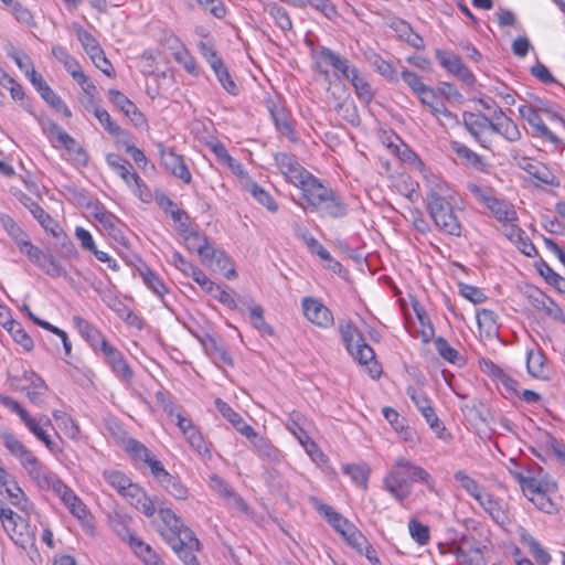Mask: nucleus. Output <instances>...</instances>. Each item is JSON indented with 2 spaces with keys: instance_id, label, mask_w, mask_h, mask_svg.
<instances>
[{
  "instance_id": "2f4dec72",
  "label": "nucleus",
  "mask_w": 565,
  "mask_h": 565,
  "mask_svg": "<svg viewBox=\"0 0 565 565\" xmlns=\"http://www.w3.org/2000/svg\"><path fill=\"white\" fill-rule=\"evenodd\" d=\"M492 132L500 135L509 142H518L522 137L518 125L504 111H499V117L493 120Z\"/></svg>"
},
{
  "instance_id": "ea45409f",
  "label": "nucleus",
  "mask_w": 565,
  "mask_h": 565,
  "mask_svg": "<svg viewBox=\"0 0 565 565\" xmlns=\"http://www.w3.org/2000/svg\"><path fill=\"white\" fill-rule=\"evenodd\" d=\"M132 491L134 493L127 500L129 504L147 518L153 516L157 512L154 500H152L140 487L132 489Z\"/></svg>"
},
{
  "instance_id": "37998d69",
  "label": "nucleus",
  "mask_w": 565,
  "mask_h": 565,
  "mask_svg": "<svg viewBox=\"0 0 565 565\" xmlns=\"http://www.w3.org/2000/svg\"><path fill=\"white\" fill-rule=\"evenodd\" d=\"M210 266H213L216 270L221 271L227 279L236 277V270L231 258L222 250L213 248V255L209 257L207 262H203Z\"/></svg>"
},
{
  "instance_id": "dca6fc26",
  "label": "nucleus",
  "mask_w": 565,
  "mask_h": 565,
  "mask_svg": "<svg viewBox=\"0 0 565 565\" xmlns=\"http://www.w3.org/2000/svg\"><path fill=\"white\" fill-rule=\"evenodd\" d=\"M158 150L161 166L184 183H191L192 174L185 164L183 157L175 153L173 149L164 147L162 143L158 145Z\"/></svg>"
},
{
  "instance_id": "4d7b16f0",
  "label": "nucleus",
  "mask_w": 565,
  "mask_h": 565,
  "mask_svg": "<svg viewBox=\"0 0 565 565\" xmlns=\"http://www.w3.org/2000/svg\"><path fill=\"white\" fill-rule=\"evenodd\" d=\"M89 102L92 103V111H93L94 116L97 118V120L100 122V125L105 128V130L113 136L120 135L121 128L116 122L113 121L109 113L106 109H104L97 105H94V99L92 100L89 98Z\"/></svg>"
},
{
  "instance_id": "774afa93",
  "label": "nucleus",
  "mask_w": 565,
  "mask_h": 565,
  "mask_svg": "<svg viewBox=\"0 0 565 565\" xmlns=\"http://www.w3.org/2000/svg\"><path fill=\"white\" fill-rule=\"evenodd\" d=\"M408 530L412 539L420 545H425L428 543L429 536V527L416 519H412L408 523Z\"/></svg>"
},
{
  "instance_id": "a18cd8bd",
  "label": "nucleus",
  "mask_w": 565,
  "mask_h": 565,
  "mask_svg": "<svg viewBox=\"0 0 565 565\" xmlns=\"http://www.w3.org/2000/svg\"><path fill=\"white\" fill-rule=\"evenodd\" d=\"M521 542L529 548L539 565H548L551 555L543 548L540 542L530 533L523 531L520 534Z\"/></svg>"
},
{
  "instance_id": "2eb2a0df",
  "label": "nucleus",
  "mask_w": 565,
  "mask_h": 565,
  "mask_svg": "<svg viewBox=\"0 0 565 565\" xmlns=\"http://www.w3.org/2000/svg\"><path fill=\"white\" fill-rule=\"evenodd\" d=\"M477 502L497 525L505 527L511 523L509 507L503 499L487 491Z\"/></svg>"
},
{
  "instance_id": "1a4fd4ad",
  "label": "nucleus",
  "mask_w": 565,
  "mask_h": 565,
  "mask_svg": "<svg viewBox=\"0 0 565 565\" xmlns=\"http://www.w3.org/2000/svg\"><path fill=\"white\" fill-rule=\"evenodd\" d=\"M10 385L20 392H25L29 401L36 406L42 404L43 396L49 387L44 380L32 370L24 371L21 375L9 376Z\"/></svg>"
},
{
  "instance_id": "473e14b6",
  "label": "nucleus",
  "mask_w": 565,
  "mask_h": 565,
  "mask_svg": "<svg viewBox=\"0 0 565 565\" xmlns=\"http://www.w3.org/2000/svg\"><path fill=\"white\" fill-rule=\"evenodd\" d=\"M184 244L189 250L198 253L202 262H207L213 255V247L207 237L196 231H190L184 235Z\"/></svg>"
},
{
  "instance_id": "412c9836",
  "label": "nucleus",
  "mask_w": 565,
  "mask_h": 565,
  "mask_svg": "<svg viewBox=\"0 0 565 565\" xmlns=\"http://www.w3.org/2000/svg\"><path fill=\"white\" fill-rule=\"evenodd\" d=\"M183 536L172 539L169 545L185 565H200L194 552L199 550L200 542L192 531H184Z\"/></svg>"
},
{
  "instance_id": "13d9d810",
  "label": "nucleus",
  "mask_w": 565,
  "mask_h": 565,
  "mask_svg": "<svg viewBox=\"0 0 565 565\" xmlns=\"http://www.w3.org/2000/svg\"><path fill=\"white\" fill-rule=\"evenodd\" d=\"M540 275L546 280L547 284L553 286L559 294L565 295V278L558 275L545 262L537 266Z\"/></svg>"
},
{
  "instance_id": "5fc2aeb1",
  "label": "nucleus",
  "mask_w": 565,
  "mask_h": 565,
  "mask_svg": "<svg viewBox=\"0 0 565 565\" xmlns=\"http://www.w3.org/2000/svg\"><path fill=\"white\" fill-rule=\"evenodd\" d=\"M215 76L217 77L220 84L222 87L231 95L237 96L239 93V88L237 84L232 78L226 65L223 61L217 63L215 66L212 67Z\"/></svg>"
},
{
  "instance_id": "a19ab883",
  "label": "nucleus",
  "mask_w": 565,
  "mask_h": 565,
  "mask_svg": "<svg viewBox=\"0 0 565 565\" xmlns=\"http://www.w3.org/2000/svg\"><path fill=\"white\" fill-rule=\"evenodd\" d=\"M244 189L250 193V195L262 205H264L269 212L275 213L278 211V204L274 198L255 181L248 179L244 184Z\"/></svg>"
},
{
  "instance_id": "39448f33",
  "label": "nucleus",
  "mask_w": 565,
  "mask_h": 565,
  "mask_svg": "<svg viewBox=\"0 0 565 565\" xmlns=\"http://www.w3.org/2000/svg\"><path fill=\"white\" fill-rule=\"evenodd\" d=\"M316 510L323 515L327 522L341 535L343 539L358 551H362V544L365 543V537L356 527L342 514L337 512L331 505L315 500Z\"/></svg>"
},
{
  "instance_id": "20e7f679",
  "label": "nucleus",
  "mask_w": 565,
  "mask_h": 565,
  "mask_svg": "<svg viewBox=\"0 0 565 565\" xmlns=\"http://www.w3.org/2000/svg\"><path fill=\"white\" fill-rule=\"evenodd\" d=\"M339 332L345 349L362 365H367L369 373L372 379L381 375V367L374 361L375 353L373 349L365 342L363 335L351 321H340Z\"/></svg>"
},
{
  "instance_id": "052dcab7",
  "label": "nucleus",
  "mask_w": 565,
  "mask_h": 565,
  "mask_svg": "<svg viewBox=\"0 0 565 565\" xmlns=\"http://www.w3.org/2000/svg\"><path fill=\"white\" fill-rule=\"evenodd\" d=\"M34 265L52 278L62 276L63 268L51 254L42 252V257H39V263H34Z\"/></svg>"
},
{
  "instance_id": "bf43d9fd",
  "label": "nucleus",
  "mask_w": 565,
  "mask_h": 565,
  "mask_svg": "<svg viewBox=\"0 0 565 565\" xmlns=\"http://www.w3.org/2000/svg\"><path fill=\"white\" fill-rule=\"evenodd\" d=\"M157 202L164 213L170 214L174 222L180 223L181 226L184 225L183 220H188L186 212L178 209L177 204L169 196L162 194L157 198Z\"/></svg>"
},
{
  "instance_id": "7c9ffc66",
  "label": "nucleus",
  "mask_w": 565,
  "mask_h": 565,
  "mask_svg": "<svg viewBox=\"0 0 565 565\" xmlns=\"http://www.w3.org/2000/svg\"><path fill=\"white\" fill-rule=\"evenodd\" d=\"M450 150L460 159L462 164L469 166L481 172L486 171L487 163L484 159L465 143L452 140L450 141Z\"/></svg>"
},
{
  "instance_id": "de8ad7c7",
  "label": "nucleus",
  "mask_w": 565,
  "mask_h": 565,
  "mask_svg": "<svg viewBox=\"0 0 565 565\" xmlns=\"http://www.w3.org/2000/svg\"><path fill=\"white\" fill-rule=\"evenodd\" d=\"M143 284L159 298L168 292V287L164 285L160 276L149 267L145 266L138 269Z\"/></svg>"
},
{
  "instance_id": "4468645a",
  "label": "nucleus",
  "mask_w": 565,
  "mask_h": 565,
  "mask_svg": "<svg viewBox=\"0 0 565 565\" xmlns=\"http://www.w3.org/2000/svg\"><path fill=\"white\" fill-rule=\"evenodd\" d=\"M303 315L315 326L329 329L334 324L332 311L318 298L305 297L301 301Z\"/></svg>"
},
{
  "instance_id": "8fccbe9b",
  "label": "nucleus",
  "mask_w": 565,
  "mask_h": 565,
  "mask_svg": "<svg viewBox=\"0 0 565 565\" xmlns=\"http://www.w3.org/2000/svg\"><path fill=\"white\" fill-rule=\"evenodd\" d=\"M248 440L252 443L255 452L260 458L267 459L269 461L278 460L279 451L275 446L270 444L267 438L262 437L255 433V437H250Z\"/></svg>"
},
{
  "instance_id": "7ed1b4c3",
  "label": "nucleus",
  "mask_w": 565,
  "mask_h": 565,
  "mask_svg": "<svg viewBox=\"0 0 565 565\" xmlns=\"http://www.w3.org/2000/svg\"><path fill=\"white\" fill-rule=\"evenodd\" d=\"M422 482L434 490L435 481L422 467L406 458L394 461L383 479L384 489L398 502H404L412 493L413 483Z\"/></svg>"
},
{
  "instance_id": "c85d7f7f",
  "label": "nucleus",
  "mask_w": 565,
  "mask_h": 565,
  "mask_svg": "<svg viewBox=\"0 0 565 565\" xmlns=\"http://www.w3.org/2000/svg\"><path fill=\"white\" fill-rule=\"evenodd\" d=\"M532 306L539 311L544 312L548 318L565 323V315L561 307L545 294L535 290L530 296Z\"/></svg>"
},
{
  "instance_id": "f3484780",
  "label": "nucleus",
  "mask_w": 565,
  "mask_h": 565,
  "mask_svg": "<svg viewBox=\"0 0 565 565\" xmlns=\"http://www.w3.org/2000/svg\"><path fill=\"white\" fill-rule=\"evenodd\" d=\"M21 422L25 428L51 451H58L57 444L47 434V428H53L51 419L46 415L32 416L28 413Z\"/></svg>"
},
{
  "instance_id": "cd10ccee",
  "label": "nucleus",
  "mask_w": 565,
  "mask_h": 565,
  "mask_svg": "<svg viewBox=\"0 0 565 565\" xmlns=\"http://www.w3.org/2000/svg\"><path fill=\"white\" fill-rule=\"evenodd\" d=\"M158 513L162 523L167 527L166 532H162L161 534L168 544L177 536L181 539L184 531H192L183 524L182 520L171 509L160 507Z\"/></svg>"
},
{
  "instance_id": "6e6d98bb",
  "label": "nucleus",
  "mask_w": 565,
  "mask_h": 565,
  "mask_svg": "<svg viewBox=\"0 0 565 565\" xmlns=\"http://www.w3.org/2000/svg\"><path fill=\"white\" fill-rule=\"evenodd\" d=\"M130 518L127 515L115 513L110 518V526L118 534V536L126 543L130 542V537L136 535L129 527Z\"/></svg>"
},
{
  "instance_id": "423d86ee",
  "label": "nucleus",
  "mask_w": 565,
  "mask_h": 565,
  "mask_svg": "<svg viewBox=\"0 0 565 565\" xmlns=\"http://www.w3.org/2000/svg\"><path fill=\"white\" fill-rule=\"evenodd\" d=\"M41 489L53 491L74 518H76L82 524L88 523L90 518L88 508L83 500L58 478L56 473L49 479Z\"/></svg>"
},
{
  "instance_id": "9d476101",
  "label": "nucleus",
  "mask_w": 565,
  "mask_h": 565,
  "mask_svg": "<svg viewBox=\"0 0 565 565\" xmlns=\"http://www.w3.org/2000/svg\"><path fill=\"white\" fill-rule=\"evenodd\" d=\"M92 214L99 223L105 235L121 246H128V238L125 234L126 225L119 217L106 210V207L100 203L95 204Z\"/></svg>"
},
{
  "instance_id": "f8f14e48",
  "label": "nucleus",
  "mask_w": 565,
  "mask_h": 565,
  "mask_svg": "<svg viewBox=\"0 0 565 565\" xmlns=\"http://www.w3.org/2000/svg\"><path fill=\"white\" fill-rule=\"evenodd\" d=\"M274 159L286 181L297 188H299L311 174L291 153L278 152L275 154Z\"/></svg>"
},
{
  "instance_id": "680f3d73",
  "label": "nucleus",
  "mask_w": 565,
  "mask_h": 565,
  "mask_svg": "<svg viewBox=\"0 0 565 565\" xmlns=\"http://www.w3.org/2000/svg\"><path fill=\"white\" fill-rule=\"evenodd\" d=\"M343 473L348 475L352 481L365 488L370 475V470L366 465H345L342 467Z\"/></svg>"
},
{
  "instance_id": "3c124183",
  "label": "nucleus",
  "mask_w": 565,
  "mask_h": 565,
  "mask_svg": "<svg viewBox=\"0 0 565 565\" xmlns=\"http://www.w3.org/2000/svg\"><path fill=\"white\" fill-rule=\"evenodd\" d=\"M109 98L114 105H116L127 117L131 120H136V117L141 118V114L138 110L137 106L128 99L121 92L116 89H110Z\"/></svg>"
},
{
  "instance_id": "c756f323",
  "label": "nucleus",
  "mask_w": 565,
  "mask_h": 565,
  "mask_svg": "<svg viewBox=\"0 0 565 565\" xmlns=\"http://www.w3.org/2000/svg\"><path fill=\"white\" fill-rule=\"evenodd\" d=\"M104 480L115 490L118 491L126 500L134 493L132 489L139 486L134 483L122 471L116 469H107L103 471Z\"/></svg>"
},
{
  "instance_id": "4be33fe9",
  "label": "nucleus",
  "mask_w": 565,
  "mask_h": 565,
  "mask_svg": "<svg viewBox=\"0 0 565 565\" xmlns=\"http://www.w3.org/2000/svg\"><path fill=\"white\" fill-rule=\"evenodd\" d=\"M29 477L42 488L55 473L42 463L31 449L18 458Z\"/></svg>"
},
{
  "instance_id": "a211bd4d",
  "label": "nucleus",
  "mask_w": 565,
  "mask_h": 565,
  "mask_svg": "<svg viewBox=\"0 0 565 565\" xmlns=\"http://www.w3.org/2000/svg\"><path fill=\"white\" fill-rule=\"evenodd\" d=\"M463 126L469 134L483 147L489 148L486 134L492 132L493 120L481 113L465 111L462 115Z\"/></svg>"
},
{
  "instance_id": "ddd939ff",
  "label": "nucleus",
  "mask_w": 565,
  "mask_h": 565,
  "mask_svg": "<svg viewBox=\"0 0 565 565\" xmlns=\"http://www.w3.org/2000/svg\"><path fill=\"white\" fill-rule=\"evenodd\" d=\"M435 56L438 60L441 67H444L448 73L458 77L467 86H469V87L475 86L476 76L466 66V64L462 62V60L459 55H457L450 51L437 49L435 51Z\"/></svg>"
},
{
  "instance_id": "e433bc0d",
  "label": "nucleus",
  "mask_w": 565,
  "mask_h": 565,
  "mask_svg": "<svg viewBox=\"0 0 565 565\" xmlns=\"http://www.w3.org/2000/svg\"><path fill=\"white\" fill-rule=\"evenodd\" d=\"M63 66L71 74V76L78 83V85L82 87L83 92L87 95V97L93 100L96 87L89 81V78L82 72L78 62L74 57H70L67 61L63 63Z\"/></svg>"
},
{
  "instance_id": "393cba45",
  "label": "nucleus",
  "mask_w": 565,
  "mask_h": 565,
  "mask_svg": "<svg viewBox=\"0 0 565 565\" xmlns=\"http://www.w3.org/2000/svg\"><path fill=\"white\" fill-rule=\"evenodd\" d=\"M452 553L461 565H487L482 548L473 545L467 536L461 537Z\"/></svg>"
},
{
  "instance_id": "b1692460",
  "label": "nucleus",
  "mask_w": 565,
  "mask_h": 565,
  "mask_svg": "<svg viewBox=\"0 0 565 565\" xmlns=\"http://www.w3.org/2000/svg\"><path fill=\"white\" fill-rule=\"evenodd\" d=\"M18 200L30 211L32 216L39 222V224L53 236H57L58 224L56 221L46 213L39 203L23 192H19Z\"/></svg>"
},
{
  "instance_id": "69168bd1",
  "label": "nucleus",
  "mask_w": 565,
  "mask_h": 565,
  "mask_svg": "<svg viewBox=\"0 0 565 565\" xmlns=\"http://www.w3.org/2000/svg\"><path fill=\"white\" fill-rule=\"evenodd\" d=\"M207 294H210L214 299H216L220 303L225 306L231 310H239L243 312V308L238 307L234 297L226 290H224L220 285L214 284L213 288H211Z\"/></svg>"
},
{
  "instance_id": "338daca9",
  "label": "nucleus",
  "mask_w": 565,
  "mask_h": 565,
  "mask_svg": "<svg viewBox=\"0 0 565 565\" xmlns=\"http://www.w3.org/2000/svg\"><path fill=\"white\" fill-rule=\"evenodd\" d=\"M0 438L2 439V443L8 451L17 459L29 450V448L11 433H4L0 436Z\"/></svg>"
},
{
  "instance_id": "aec40b11",
  "label": "nucleus",
  "mask_w": 565,
  "mask_h": 565,
  "mask_svg": "<svg viewBox=\"0 0 565 565\" xmlns=\"http://www.w3.org/2000/svg\"><path fill=\"white\" fill-rule=\"evenodd\" d=\"M313 57L316 58L319 71L323 74L329 73L328 66H332L335 71L340 72L342 76H348V73L352 68L345 57L327 46H319L313 52Z\"/></svg>"
},
{
  "instance_id": "603ef678",
  "label": "nucleus",
  "mask_w": 565,
  "mask_h": 565,
  "mask_svg": "<svg viewBox=\"0 0 565 565\" xmlns=\"http://www.w3.org/2000/svg\"><path fill=\"white\" fill-rule=\"evenodd\" d=\"M526 171L530 175L539 180L540 182L552 185V186H558L559 181L557 177L544 164L540 162L529 163L526 167Z\"/></svg>"
},
{
  "instance_id": "09e8293b",
  "label": "nucleus",
  "mask_w": 565,
  "mask_h": 565,
  "mask_svg": "<svg viewBox=\"0 0 565 565\" xmlns=\"http://www.w3.org/2000/svg\"><path fill=\"white\" fill-rule=\"evenodd\" d=\"M455 480L460 487L476 501H478L488 490L477 480L468 476L465 471H457L454 475Z\"/></svg>"
},
{
  "instance_id": "c03bdc74",
  "label": "nucleus",
  "mask_w": 565,
  "mask_h": 565,
  "mask_svg": "<svg viewBox=\"0 0 565 565\" xmlns=\"http://www.w3.org/2000/svg\"><path fill=\"white\" fill-rule=\"evenodd\" d=\"M159 486L175 500L184 501L189 498V489L181 481L179 476L169 473Z\"/></svg>"
},
{
  "instance_id": "72a5a7b5",
  "label": "nucleus",
  "mask_w": 565,
  "mask_h": 565,
  "mask_svg": "<svg viewBox=\"0 0 565 565\" xmlns=\"http://www.w3.org/2000/svg\"><path fill=\"white\" fill-rule=\"evenodd\" d=\"M3 328L11 334L15 343L21 345L25 351H31L34 347L32 338L24 330L22 324L11 318L9 313L4 320L1 321Z\"/></svg>"
},
{
  "instance_id": "58836bf2",
  "label": "nucleus",
  "mask_w": 565,
  "mask_h": 565,
  "mask_svg": "<svg viewBox=\"0 0 565 565\" xmlns=\"http://www.w3.org/2000/svg\"><path fill=\"white\" fill-rule=\"evenodd\" d=\"M206 354L213 360L215 364H224L232 366L233 359L226 348L220 343L215 338L207 337L203 343Z\"/></svg>"
},
{
  "instance_id": "9b49d317",
  "label": "nucleus",
  "mask_w": 565,
  "mask_h": 565,
  "mask_svg": "<svg viewBox=\"0 0 565 565\" xmlns=\"http://www.w3.org/2000/svg\"><path fill=\"white\" fill-rule=\"evenodd\" d=\"M407 395L415 404L416 408L422 414V416L426 419L429 427L435 431L437 437L439 439L445 440L446 427L436 415L435 409L431 406V401L427 396V394L419 388L411 386L407 388Z\"/></svg>"
},
{
  "instance_id": "0eeeda50",
  "label": "nucleus",
  "mask_w": 565,
  "mask_h": 565,
  "mask_svg": "<svg viewBox=\"0 0 565 565\" xmlns=\"http://www.w3.org/2000/svg\"><path fill=\"white\" fill-rule=\"evenodd\" d=\"M301 206L303 210L318 212L321 216L331 218H340L348 213L347 204L341 196L328 186H324L307 205L301 204Z\"/></svg>"
},
{
  "instance_id": "49530a36",
  "label": "nucleus",
  "mask_w": 565,
  "mask_h": 565,
  "mask_svg": "<svg viewBox=\"0 0 565 565\" xmlns=\"http://www.w3.org/2000/svg\"><path fill=\"white\" fill-rule=\"evenodd\" d=\"M122 449L130 456L134 461L146 463L153 456L146 445L135 438H126L122 440Z\"/></svg>"
},
{
  "instance_id": "f257e3e1",
  "label": "nucleus",
  "mask_w": 565,
  "mask_h": 565,
  "mask_svg": "<svg viewBox=\"0 0 565 565\" xmlns=\"http://www.w3.org/2000/svg\"><path fill=\"white\" fill-rule=\"evenodd\" d=\"M394 150L405 161L412 158L416 160L424 184L426 210L435 226L444 234L459 237L462 225L454 209L457 203L456 190L440 174L426 168L424 162L417 159L416 154L405 145H403L402 152L397 146H394Z\"/></svg>"
},
{
  "instance_id": "a878e982",
  "label": "nucleus",
  "mask_w": 565,
  "mask_h": 565,
  "mask_svg": "<svg viewBox=\"0 0 565 565\" xmlns=\"http://www.w3.org/2000/svg\"><path fill=\"white\" fill-rule=\"evenodd\" d=\"M267 108L276 128L290 140H296V132L285 106L279 99H269Z\"/></svg>"
},
{
  "instance_id": "864d4df0",
  "label": "nucleus",
  "mask_w": 565,
  "mask_h": 565,
  "mask_svg": "<svg viewBox=\"0 0 565 565\" xmlns=\"http://www.w3.org/2000/svg\"><path fill=\"white\" fill-rule=\"evenodd\" d=\"M540 446L545 450H551L558 461L565 465V444L548 431L541 435Z\"/></svg>"
},
{
  "instance_id": "6ab92c4d",
  "label": "nucleus",
  "mask_w": 565,
  "mask_h": 565,
  "mask_svg": "<svg viewBox=\"0 0 565 565\" xmlns=\"http://www.w3.org/2000/svg\"><path fill=\"white\" fill-rule=\"evenodd\" d=\"M98 352L103 353L105 362L109 365L113 373L121 382H131L134 372L119 350H117L110 343H104V348H102Z\"/></svg>"
},
{
  "instance_id": "f03ea898",
  "label": "nucleus",
  "mask_w": 565,
  "mask_h": 565,
  "mask_svg": "<svg viewBox=\"0 0 565 565\" xmlns=\"http://www.w3.org/2000/svg\"><path fill=\"white\" fill-rule=\"evenodd\" d=\"M519 114L532 128L534 138L541 139L543 142H550L555 147L563 143L557 131L550 129L540 116L544 114L556 127L565 129V119L559 106L547 99L532 96L529 104L519 107Z\"/></svg>"
},
{
  "instance_id": "0e129e2a",
  "label": "nucleus",
  "mask_w": 565,
  "mask_h": 565,
  "mask_svg": "<svg viewBox=\"0 0 565 565\" xmlns=\"http://www.w3.org/2000/svg\"><path fill=\"white\" fill-rule=\"evenodd\" d=\"M326 185L321 183V181L316 178L312 173L305 182L299 186L302 192V198L306 202V205L313 200V198L322 191Z\"/></svg>"
},
{
  "instance_id": "bb28decb",
  "label": "nucleus",
  "mask_w": 565,
  "mask_h": 565,
  "mask_svg": "<svg viewBox=\"0 0 565 565\" xmlns=\"http://www.w3.org/2000/svg\"><path fill=\"white\" fill-rule=\"evenodd\" d=\"M241 302L248 311L252 327L256 329L262 337H273L275 332L273 327L265 320L264 308L252 298L243 299Z\"/></svg>"
},
{
  "instance_id": "c9c22d12",
  "label": "nucleus",
  "mask_w": 565,
  "mask_h": 565,
  "mask_svg": "<svg viewBox=\"0 0 565 565\" xmlns=\"http://www.w3.org/2000/svg\"><path fill=\"white\" fill-rule=\"evenodd\" d=\"M135 555L139 557L147 565H164L159 555L152 550V547L143 542L140 537H130L128 543Z\"/></svg>"
},
{
  "instance_id": "f704fd0d",
  "label": "nucleus",
  "mask_w": 565,
  "mask_h": 565,
  "mask_svg": "<svg viewBox=\"0 0 565 565\" xmlns=\"http://www.w3.org/2000/svg\"><path fill=\"white\" fill-rule=\"evenodd\" d=\"M526 369L535 379H547L548 367L546 356L540 349H530L526 352Z\"/></svg>"
},
{
  "instance_id": "79ce46f5",
  "label": "nucleus",
  "mask_w": 565,
  "mask_h": 565,
  "mask_svg": "<svg viewBox=\"0 0 565 565\" xmlns=\"http://www.w3.org/2000/svg\"><path fill=\"white\" fill-rule=\"evenodd\" d=\"M354 87L355 94L358 98L365 104H369L373 99V93L370 84L366 79L359 74V71L355 67H352L348 73V76H343Z\"/></svg>"
},
{
  "instance_id": "5701e85b",
  "label": "nucleus",
  "mask_w": 565,
  "mask_h": 565,
  "mask_svg": "<svg viewBox=\"0 0 565 565\" xmlns=\"http://www.w3.org/2000/svg\"><path fill=\"white\" fill-rule=\"evenodd\" d=\"M72 323L93 351L98 352L104 343H108L102 331L85 318L73 316Z\"/></svg>"
},
{
  "instance_id": "e2e57ef3",
  "label": "nucleus",
  "mask_w": 565,
  "mask_h": 565,
  "mask_svg": "<svg viewBox=\"0 0 565 565\" xmlns=\"http://www.w3.org/2000/svg\"><path fill=\"white\" fill-rule=\"evenodd\" d=\"M268 14L274 20L275 24L284 32L290 31L292 28L291 19L287 10L280 6L273 4L267 9Z\"/></svg>"
},
{
  "instance_id": "4c0bfd02",
  "label": "nucleus",
  "mask_w": 565,
  "mask_h": 565,
  "mask_svg": "<svg viewBox=\"0 0 565 565\" xmlns=\"http://www.w3.org/2000/svg\"><path fill=\"white\" fill-rule=\"evenodd\" d=\"M487 209L490 210L491 214L500 223H511L518 221V214L514 210V206L504 200H500L494 196L492 202L488 204Z\"/></svg>"
},
{
  "instance_id": "6e6552de",
  "label": "nucleus",
  "mask_w": 565,
  "mask_h": 565,
  "mask_svg": "<svg viewBox=\"0 0 565 565\" xmlns=\"http://www.w3.org/2000/svg\"><path fill=\"white\" fill-rule=\"evenodd\" d=\"M301 206L303 210L318 212L321 216L331 218H340L348 213L347 204L341 196L328 186H324L307 205L301 204Z\"/></svg>"
}]
</instances>
